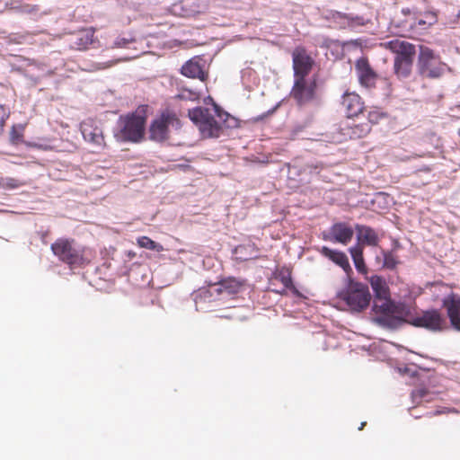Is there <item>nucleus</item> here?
I'll return each mask as SVG.
<instances>
[{"mask_svg": "<svg viewBox=\"0 0 460 460\" xmlns=\"http://www.w3.org/2000/svg\"><path fill=\"white\" fill-rule=\"evenodd\" d=\"M50 248L55 256L67 264L70 269L84 268L90 264L95 257L93 249L80 246L73 239H57Z\"/></svg>", "mask_w": 460, "mask_h": 460, "instance_id": "f257e3e1", "label": "nucleus"}, {"mask_svg": "<svg viewBox=\"0 0 460 460\" xmlns=\"http://www.w3.org/2000/svg\"><path fill=\"white\" fill-rule=\"evenodd\" d=\"M146 114L144 109L119 118L114 137L120 143H139L145 138Z\"/></svg>", "mask_w": 460, "mask_h": 460, "instance_id": "f03ea898", "label": "nucleus"}, {"mask_svg": "<svg viewBox=\"0 0 460 460\" xmlns=\"http://www.w3.org/2000/svg\"><path fill=\"white\" fill-rule=\"evenodd\" d=\"M385 49L395 55L394 59V73L400 80L408 78L412 71L416 46L405 40L394 39L381 43Z\"/></svg>", "mask_w": 460, "mask_h": 460, "instance_id": "7ed1b4c3", "label": "nucleus"}, {"mask_svg": "<svg viewBox=\"0 0 460 460\" xmlns=\"http://www.w3.org/2000/svg\"><path fill=\"white\" fill-rule=\"evenodd\" d=\"M181 128V122L176 112L165 109L151 121L148 138L153 142L164 143L170 139L172 130H179Z\"/></svg>", "mask_w": 460, "mask_h": 460, "instance_id": "20e7f679", "label": "nucleus"}, {"mask_svg": "<svg viewBox=\"0 0 460 460\" xmlns=\"http://www.w3.org/2000/svg\"><path fill=\"white\" fill-rule=\"evenodd\" d=\"M419 75L426 79H439L448 70L449 66L441 60L439 55L426 46H420L417 60Z\"/></svg>", "mask_w": 460, "mask_h": 460, "instance_id": "39448f33", "label": "nucleus"}, {"mask_svg": "<svg viewBox=\"0 0 460 460\" xmlns=\"http://www.w3.org/2000/svg\"><path fill=\"white\" fill-rule=\"evenodd\" d=\"M338 297L345 302L351 311L361 312L369 305L371 295L367 286L350 282L346 289L339 292Z\"/></svg>", "mask_w": 460, "mask_h": 460, "instance_id": "423d86ee", "label": "nucleus"}, {"mask_svg": "<svg viewBox=\"0 0 460 460\" xmlns=\"http://www.w3.org/2000/svg\"><path fill=\"white\" fill-rule=\"evenodd\" d=\"M190 119L199 127L203 136L207 137H218L222 127L207 108L198 107L189 111Z\"/></svg>", "mask_w": 460, "mask_h": 460, "instance_id": "0eeeda50", "label": "nucleus"}, {"mask_svg": "<svg viewBox=\"0 0 460 460\" xmlns=\"http://www.w3.org/2000/svg\"><path fill=\"white\" fill-rule=\"evenodd\" d=\"M411 325L425 328L431 332H441L447 329L445 317L438 309L422 311L409 322Z\"/></svg>", "mask_w": 460, "mask_h": 460, "instance_id": "6e6552de", "label": "nucleus"}, {"mask_svg": "<svg viewBox=\"0 0 460 460\" xmlns=\"http://www.w3.org/2000/svg\"><path fill=\"white\" fill-rule=\"evenodd\" d=\"M370 131L369 123H356L349 119L339 124L335 137L339 142L358 139L367 137Z\"/></svg>", "mask_w": 460, "mask_h": 460, "instance_id": "1a4fd4ad", "label": "nucleus"}, {"mask_svg": "<svg viewBox=\"0 0 460 460\" xmlns=\"http://www.w3.org/2000/svg\"><path fill=\"white\" fill-rule=\"evenodd\" d=\"M355 72L361 87L373 90L379 79L378 74L371 66L367 58L361 57L355 62Z\"/></svg>", "mask_w": 460, "mask_h": 460, "instance_id": "9d476101", "label": "nucleus"}, {"mask_svg": "<svg viewBox=\"0 0 460 460\" xmlns=\"http://www.w3.org/2000/svg\"><path fill=\"white\" fill-rule=\"evenodd\" d=\"M316 87L315 80L307 81L306 78L300 77L295 79L291 95L299 105H303L314 99Z\"/></svg>", "mask_w": 460, "mask_h": 460, "instance_id": "9b49d317", "label": "nucleus"}, {"mask_svg": "<svg viewBox=\"0 0 460 460\" xmlns=\"http://www.w3.org/2000/svg\"><path fill=\"white\" fill-rule=\"evenodd\" d=\"M292 58L295 79L305 78L313 68V58L303 48H296L292 53Z\"/></svg>", "mask_w": 460, "mask_h": 460, "instance_id": "f8f14e48", "label": "nucleus"}, {"mask_svg": "<svg viewBox=\"0 0 460 460\" xmlns=\"http://www.w3.org/2000/svg\"><path fill=\"white\" fill-rule=\"evenodd\" d=\"M207 10V4H200L199 2H173L169 7L172 15L182 18H194L205 13Z\"/></svg>", "mask_w": 460, "mask_h": 460, "instance_id": "ddd939ff", "label": "nucleus"}, {"mask_svg": "<svg viewBox=\"0 0 460 460\" xmlns=\"http://www.w3.org/2000/svg\"><path fill=\"white\" fill-rule=\"evenodd\" d=\"M353 234L354 231L351 226L340 222L330 227L329 232L323 234V240L346 245L351 241Z\"/></svg>", "mask_w": 460, "mask_h": 460, "instance_id": "4468645a", "label": "nucleus"}, {"mask_svg": "<svg viewBox=\"0 0 460 460\" xmlns=\"http://www.w3.org/2000/svg\"><path fill=\"white\" fill-rule=\"evenodd\" d=\"M442 305L447 311L451 327L460 332V296L450 293L442 300Z\"/></svg>", "mask_w": 460, "mask_h": 460, "instance_id": "2eb2a0df", "label": "nucleus"}, {"mask_svg": "<svg viewBox=\"0 0 460 460\" xmlns=\"http://www.w3.org/2000/svg\"><path fill=\"white\" fill-rule=\"evenodd\" d=\"M80 129L85 141L97 146H104L102 129L93 119H86L83 120L80 124Z\"/></svg>", "mask_w": 460, "mask_h": 460, "instance_id": "dca6fc26", "label": "nucleus"}, {"mask_svg": "<svg viewBox=\"0 0 460 460\" xmlns=\"http://www.w3.org/2000/svg\"><path fill=\"white\" fill-rule=\"evenodd\" d=\"M181 73L186 77L199 79L206 82L208 74L205 71V62L199 57H194L184 63L181 68Z\"/></svg>", "mask_w": 460, "mask_h": 460, "instance_id": "f3484780", "label": "nucleus"}, {"mask_svg": "<svg viewBox=\"0 0 460 460\" xmlns=\"http://www.w3.org/2000/svg\"><path fill=\"white\" fill-rule=\"evenodd\" d=\"M332 18L340 24L341 28L355 29L359 26H364L370 22V18L367 15H358L354 13H343L341 12H334L332 13Z\"/></svg>", "mask_w": 460, "mask_h": 460, "instance_id": "a211bd4d", "label": "nucleus"}, {"mask_svg": "<svg viewBox=\"0 0 460 460\" xmlns=\"http://www.w3.org/2000/svg\"><path fill=\"white\" fill-rule=\"evenodd\" d=\"M94 29L84 28L74 32L71 35V48L78 50H84L94 41Z\"/></svg>", "mask_w": 460, "mask_h": 460, "instance_id": "6ab92c4d", "label": "nucleus"}, {"mask_svg": "<svg viewBox=\"0 0 460 460\" xmlns=\"http://www.w3.org/2000/svg\"><path fill=\"white\" fill-rule=\"evenodd\" d=\"M342 107L345 109L348 118L358 116L364 110V102L356 93L346 92L342 96Z\"/></svg>", "mask_w": 460, "mask_h": 460, "instance_id": "aec40b11", "label": "nucleus"}, {"mask_svg": "<svg viewBox=\"0 0 460 460\" xmlns=\"http://www.w3.org/2000/svg\"><path fill=\"white\" fill-rule=\"evenodd\" d=\"M355 229L357 231L358 243H360L362 246L364 244L368 246H377L379 237L373 228L367 226L356 225Z\"/></svg>", "mask_w": 460, "mask_h": 460, "instance_id": "412c9836", "label": "nucleus"}, {"mask_svg": "<svg viewBox=\"0 0 460 460\" xmlns=\"http://www.w3.org/2000/svg\"><path fill=\"white\" fill-rule=\"evenodd\" d=\"M320 252L324 257L340 266L346 273L352 270L348 256L343 252L332 250L327 246H323Z\"/></svg>", "mask_w": 460, "mask_h": 460, "instance_id": "4be33fe9", "label": "nucleus"}, {"mask_svg": "<svg viewBox=\"0 0 460 460\" xmlns=\"http://www.w3.org/2000/svg\"><path fill=\"white\" fill-rule=\"evenodd\" d=\"M217 285L219 287L217 289V294L236 295L243 289L245 281L234 277H229L220 280Z\"/></svg>", "mask_w": 460, "mask_h": 460, "instance_id": "5701e85b", "label": "nucleus"}, {"mask_svg": "<svg viewBox=\"0 0 460 460\" xmlns=\"http://www.w3.org/2000/svg\"><path fill=\"white\" fill-rule=\"evenodd\" d=\"M394 305L391 300L388 298H376L373 310L376 314H383L382 317L379 318L380 322H390L389 325H393L394 322H396L395 319H389L390 314L393 313Z\"/></svg>", "mask_w": 460, "mask_h": 460, "instance_id": "b1692460", "label": "nucleus"}, {"mask_svg": "<svg viewBox=\"0 0 460 460\" xmlns=\"http://www.w3.org/2000/svg\"><path fill=\"white\" fill-rule=\"evenodd\" d=\"M371 288L375 293L376 298H388L390 296L389 288L384 278L374 275L369 279Z\"/></svg>", "mask_w": 460, "mask_h": 460, "instance_id": "393cba45", "label": "nucleus"}, {"mask_svg": "<svg viewBox=\"0 0 460 460\" xmlns=\"http://www.w3.org/2000/svg\"><path fill=\"white\" fill-rule=\"evenodd\" d=\"M276 278L279 279V281L284 286V289L281 291H278V293L283 295L285 294L286 289H289L294 295L297 296H300V292L293 284L291 271L288 269L282 268L281 270H279Z\"/></svg>", "mask_w": 460, "mask_h": 460, "instance_id": "a878e982", "label": "nucleus"}, {"mask_svg": "<svg viewBox=\"0 0 460 460\" xmlns=\"http://www.w3.org/2000/svg\"><path fill=\"white\" fill-rule=\"evenodd\" d=\"M349 252L351 255L357 270L359 273L367 274V268L363 257V246L360 243H357L356 245L350 247Z\"/></svg>", "mask_w": 460, "mask_h": 460, "instance_id": "bb28decb", "label": "nucleus"}, {"mask_svg": "<svg viewBox=\"0 0 460 460\" xmlns=\"http://www.w3.org/2000/svg\"><path fill=\"white\" fill-rule=\"evenodd\" d=\"M26 124H17L13 125L10 130V142L13 145H20L24 142V131H25Z\"/></svg>", "mask_w": 460, "mask_h": 460, "instance_id": "cd10ccee", "label": "nucleus"}, {"mask_svg": "<svg viewBox=\"0 0 460 460\" xmlns=\"http://www.w3.org/2000/svg\"><path fill=\"white\" fill-rule=\"evenodd\" d=\"M387 117V114L383 111L380 108H371L367 112V121L366 123H369L372 127L373 125L378 124L384 119Z\"/></svg>", "mask_w": 460, "mask_h": 460, "instance_id": "c85d7f7f", "label": "nucleus"}, {"mask_svg": "<svg viewBox=\"0 0 460 460\" xmlns=\"http://www.w3.org/2000/svg\"><path fill=\"white\" fill-rule=\"evenodd\" d=\"M416 24L420 26L428 25L430 26L437 22V14L435 12L429 11L424 13H419L416 17Z\"/></svg>", "mask_w": 460, "mask_h": 460, "instance_id": "c756f323", "label": "nucleus"}, {"mask_svg": "<svg viewBox=\"0 0 460 460\" xmlns=\"http://www.w3.org/2000/svg\"><path fill=\"white\" fill-rule=\"evenodd\" d=\"M137 243L141 248L148 249L151 251L162 252L164 250L160 243H155L148 236L138 237Z\"/></svg>", "mask_w": 460, "mask_h": 460, "instance_id": "7c9ffc66", "label": "nucleus"}, {"mask_svg": "<svg viewBox=\"0 0 460 460\" xmlns=\"http://www.w3.org/2000/svg\"><path fill=\"white\" fill-rule=\"evenodd\" d=\"M383 256H384L383 267L387 270H394L400 263L398 257L393 252L384 251Z\"/></svg>", "mask_w": 460, "mask_h": 460, "instance_id": "2f4dec72", "label": "nucleus"}, {"mask_svg": "<svg viewBox=\"0 0 460 460\" xmlns=\"http://www.w3.org/2000/svg\"><path fill=\"white\" fill-rule=\"evenodd\" d=\"M177 97L181 100L197 101L200 94L197 91L182 88Z\"/></svg>", "mask_w": 460, "mask_h": 460, "instance_id": "473e14b6", "label": "nucleus"}, {"mask_svg": "<svg viewBox=\"0 0 460 460\" xmlns=\"http://www.w3.org/2000/svg\"><path fill=\"white\" fill-rule=\"evenodd\" d=\"M218 117L220 118V119L223 120L226 128H233L236 125V119L234 117L230 116L228 113H218Z\"/></svg>", "mask_w": 460, "mask_h": 460, "instance_id": "72a5a7b5", "label": "nucleus"}, {"mask_svg": "<svg viewBox=\"0 0 460 460\" xmlns=\"http://www.w3.org/2000/svg\"><path fill=\"white\" fill-rule=\"evenodd\" d=\"M427 395H429V391L425 388H419L411 393L412 400L417 403L420 402L419 400L425 398Z\"/></svg>", "mask_w": 460, "mask_h": 460, "instance_id": "f704fd0d", "label": "nucleus"}, {"mask_svg": "<svg viewBox=\"0 0 460 460\" xmlns=\"http://www.w3.org/2000/svg\"><path fill=\"white\" fill-rule=\"evenodd\" d=\"M5 188L8 189H17L19 187H22L24 185V182H22L20 180L14 179V178H7L4 183Z\"/></svg>", "mask_w": 460, "mask_h": 460, "instance_id": "c9c22d12", "label": "nucleus"}, {"mask_svg": "<svg viewBox=\"0 0 460 460\" xmlns=\"http://www.w3.org/2000/svg\"><path fill=\"white\" fill-rule=\"evenodd\" d=\"M9 117V113L4 105H0V133L3 132L5 120Z\"/></svg>", "mask_w": 460, "mask_h": 460, "instance_id": "e433bc0d", "label": "nucleus"}, {"mask_svg": "<svg viewBox=\"0 0 460 460\" xmlns=\"http://www.w3.org/2000/svg\"><path fill=\"white\" fill-rule=\"evenodd\" d=\"M134 41L133 39H130V40H127L125 38L123 39H119L116 42H115V45L119 48H121V47H126L128 43Z\"/></svg>", "mask_w": 460, "mask_h": 460, "instance_id": "4c0bfd02", "label": "nucleus"}, {"mask_svg": "<svg viewBox=\"0 0 460 460\" xmlns=\"http://www.w3.org/2000/svg\"><path fill=\"white\" fill-rule=\"evenodd\" d=\"M365 425H366V422H362V423L360 424L359 429H360V430H361V429H363V428H364V426H365Z\"/></svg>", "mask_w": 460, "mask_h": 460, "instance_id": "58836bf2", "label": "nucleus"}, {"mask_svg": "<svg viewBox=\"0 0 460 460\" xmlns=\"http://www.w3.org/2000/svg\"><path fill=\"white\" fill-rule=\"evenodd\" d=\"M459 18H460V11H459V14H458Z\"/></svg>", "mask_w": 460, "mask_h": 460, "instance_id": "ea45409f", "label": "nucleus"}]
</instances>
